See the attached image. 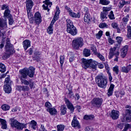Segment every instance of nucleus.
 <instances>
[{
	"mask_svg": "<svg viewBox=\"0 0 131 131\" xmlns=\"http://www.w3.org/2000/svg\"><path fill=\"white\" fill-rule=\"evenodd\" d=\"M20 73L19 79L21 84L24 85H29L30 89L32 90L34 86V81H32V79H29L27 80V77L32 78L34 77V73H35V68L33 67H30L29 69L24 68L23 70H20L19 71Z\"/></svg>",
	"mask_w": 131,
	"mask_h": 131,
	"instance_id": "obj_1",
	"label": "nucleus"
},
{
	"mask_svg": "<svg viewBox=\"0 0 131 131\" xmlns=\"http://www.w3.org/2000/svg\"><path fill=\"white\" fill-rule=\"evenodd\" d=\"M81 61L82 68H84V69H88L89 67L92 68V69H96L97 68L98 62L93 61L92 59H86L85 58H82Z\"/></svg>",
	"mask_w": 131,
	"mask_h": 131,
	"instance_id": "obj_2",
	"label": "nucleus"
},
{
	"mask_svg": "<svg viewBox=\"0 0 131 131\" xmlns=\"http://www.w3.org/2000/svg\"><path fill=\"white\" fill-rule=\"evenodd\" d=\"M95 80L98 86L101 89H106L107 86V79L103 74H98L95 78Z\"/></svg>",
	"mask_w": 131,
	"mask_h": 131,
	"instance_id": "obj_3",
	"label": "nucleus"
},
{
	"mask_svg": "<svg viewBox=\"0 0 131 131\" xmlns=\"http://www.w3.org/2000/svg\"><path fill=\"white\" fill-rule=\"evenodd\" d=\"M83 45V38L81 37L75 38L72 41V47L74 50H79V48H82Z\"/></svg>",
	"mask_w": 131,
	"mask_h": 131,
	"instance_id": "obj_4",
	"label": "nucleus"
},
{
	"mask_svg": "<svg viewBox=\"0 0 131 131\" xmlns=\"http://www.w3.org/2000/svg\"><path fill=\"white\" fill-rule=\"evenodd\" d=\"M10 120L11 121L10 123L11 127H15L16 129L22 130L23 128H26V126H27V124L20 123L17 120H15L13 118L10 119Z\"/></svg>",
	"mask_w": 131,
	"mask_h": 131,
	"instance_id": "obj_5",
	"label": "nucleus"
},
{
	"mask_svg": "<svg viewBox=\"0 0 131 131\" xmlns=\"http://www.w3.org/2000/svg\"><path fill=\"white\" fill-rule=\"evenodd\" d=\"M12 81L10 76L5 78L4 85V91L6 94H11L12 92Z\"/></svg>",
	"mask_w": 131,
	"mask_h": 131,
	"instance_id": "obj_6",
	"label": "nucleus"
},
{
	"mask_svg": "<svg viewBox=\"0 0 131 131\" xmlns=\"http://www.w3.org/2000/svg\"><path fill=\"white\" fill-rule=\"evenodd\" d=\"M5 49L6 51V54L9 55V56L14 54L15 52V49H14V46L11 44V41L9 38H8L6 40Z\"/></svg>",
	"mask_w": 131,
	"mask_h": 131,
	"instance_id": "obj_7",
	"label": "nucleus"
},
{
	"mask_svg": "<svg viewBox=\"0 0 131 131\" xmlns=\"http://www.w3.org/2000/svg\"><path fill=\"white\" fill-rule=\"evenodd\" d=\"M92 106L95 108H100L103 104V98L95 97L92 99L91 102Z\"/></svg>",
	"mask_w": 131,
	"mask_h": 131,
	"instance_id": "obj_8",
	"label": "nucleus"
},
{
	"mask_svg": "<svg viewBox=\"0 0 131 131\" xmlns=\"http://www.w3.org/2000/svg\"><path fill=\"white\" fill-rule=\"evenodd\" d=\"M64 9L67 10V11L68 12V13H69V16H70V17H72V18H80V12H78L77 13L73 12L71 8L67 6V5L64 6Z\"/></svg>",
	"mask_w": 131,
	"mask_h": 131,
	"instance_id": "obj_9",
	"label": "nucleus"
},
{
	"mask_svg": "<svg viewBox=\"0 0 131 131\" xmlns=\"http://www.w3.org/2000/svg\"><path fill=\"white\" fill-rule=\"evenodd\" d=\"M125 116L126 117L127 122H131V106L127 105L125 106Z\"/></svg>",
	"mask_w": 131,
	"mask_h": 131,
	"instance_id": "obj_10",
	"label": "nucleus"
},
{
	"mask_svg": "<svg viewBox=\"0 0 131 131\" xmlns=\"http://www.w3.org/2000/svg\"><path fill=\"white\" fill-rule=\"evenodd\" d=\"M34 22L37 25L41 23V15L39 12H36L34 15Z\"/></svg>",
	"mask_w": 131,
	"mask_h": 131,
	"instance_id": "obj_11",
	"label": "nucleus"
},
{
	"mask_svg": "<svg viewBox=\"0 0 131 131\" xmlns=\"http://www.w3.org/2000/svg\"><path fill=\"white\" fill-rule=\"evenodd\" d=\"M119 115H120L119 111L115 110H113L110 113V117L113 120H117L119 118Z\"/></svg>",
	"mask_w": 131,
	"mask_h": 131,
	"instance_id": "obj_12",
	"label": "nucleus"
},
{
	"mask_svg": "<svg viewBox=\"0 0 131 131\" xmlns=\"http://www.w3.org/2000/svg\"><path fill=\"white\" fill-rule=\"evenodd\" d=\"M71 125L72 127H74L76 128H81V126L80 125V123H79V122L78 120H77V118L76 117V116H74L73 117V119L72 121Z\"/></svg>",
	"mask_w": 131,
	"mask_h": 131,
	"instance_id": "obj_13",
	"label": "nucleus"
},
{
	"mask_svg": "<svg viewBox=\"0 0 131 131\" xmlns=\"http://www.w3.org/2000/svg\"><path fill=\"white\" fill-rule=\"evenodd\" d=\"M64 102L66 104L68 108L70 111H71V113H73L74 112V106H73V104L69 101V100L67 98H64Z\"/></svg>",
	"mask_w": 131,
	"mask_h": 131,
	"instance_id": "obj_14",
	"label": "nucleus"
},
{
	"mask_svg": "<svg viewBox=\"0 0 131 131\" xmlns=\"http://www.w3.org/2000/svg\"><path fill=\"white\" fill-rule=\"evenodd\" d=\"M67 31L68 33H70L73 36L76 35L78 32L77 29L75 26L67 29Z\"/></svg>",
	"mask_w": 131,
	"mask_h": 131,
	"instance_id": "obj_15",
	"label": "nucleus"
},
{
	"mask_svg": "<svg viewBox=\"0 0 131 131\" xmlns=\"http://www.w3.org/2000/svg\"><path fill=\"white\" fill-rule=\"evenodd\" d=\"M60 9L58 7V6L56 7V11L55 12V13L53 16V18L51 22V24H55V23L57 20H58L59 19V15H60Z\"/></svg>",
	"mask_w": 131,
	"mask_h": 131,
	"instance_id": "obj_16",
	"label": "nucleus"
},
{
	"mask_svg": "<svg viewBox=\"0 0 131 131\" xmlns=\"http://www.w3.org/2000/svg\"><path fill=\"white\" fill-rule=\"evenodd\" d=\"M16 90L18 92H28L30 90V86H28V85H17Z\"/></svg>",
	"mask_w": 131,
	"mask_h": 131,
	"instance_id": "obj_17",
	"label": "nucleus"
},
{
	"mask_svg": "<svg viewBox=\"0 0 131 131\" xmlns=\"http://www.w3.org/2000/svg\"><path fill=\"white\" fill-rule=\"evenodd\" d=\"M43 3H44V5H42V8L44 10H47V12H50V9L49 8H51L52 6L53 5V3L51 2H50V0H45V1H43Z\"/></svg>",
	"mask_w": 131,
	"mask_h": 131,
	"instance_id": "obj_18",
	"label": "nucleus"
},
{
	"mask_svg": "<svg viewBox=\"0 0 131 131\" xmlns=\"http://www.w3.org/2000/svg\"><path fill=\"white\" fill-rule=\"evenodd\" d=\"M25 4L27 11H32V8H33V2L32 0H26Z\"/></svg>",
	"mask_w": 131,
	"mask_h": 131,
	"instance_id": "obj_19",
	"label": "nucleus"
},
{
	"mask_svg": "<svg viewBox=\"0 0 131 131\" xmlns=\"http://www.w3.org/2000/svg\"><path fill=\"white\" fill-rule=\"evenodd\" d=\"M23 46L25 51H27V49L31 46V41L28 39H26L23 41Z\"/></svg>",
	"mask_w": 131,
	"mask_h": 131,
	"instance_id": "obj_20",
	"label": "nucleus"
},
{
	"mask_svg": "<svg viewBox=\"0 0 131 131\" xmlns=\"http://www.w3.org/2000/svg\"><path fill=\"white\" fill-rule=\"evenodd\" d=\"M68 92L67 93L68 94V98L69 99H74V95L73 94V90L72 86L70 85L69 88L68 89Z\"/></svg>",
	"mask_w": 131,
	"mask_h": 131,
	"instance_id": "obj_21",
	"label": "nucleus"
},
{
	"mask_svg": "<svg viewBox=\"0 0 131 131\" xmlns=\"http://www.w3.org/2000/svg\"><path fill=\"white\" fill-rule=\"evenodd\" d=\"M130 1H125V0H119V3L118 7L120 9H122L124 7L125 5H130Z\"/></svg>",
	"mask_w": 131,
	"mask_h": 131,
	"instance_id": "obj_22",
	"label": "nucleus"
},
{
	"mask_svg": "<svg viewBox=\"0 0 131 131\" xmlns=\"http://www.w3.org/2000/svg\"><path fill=\"white\" fill-rule=\"evenodd\" d=\"M131 70V64H129L126 67L123 66L121 67V71L124 73H128Z\"/></svg>",
	"mask_w": 131,
	"mask_h": 131,
	"instance_id": "obj_23",
	"label": "nucleus"
},
{
	"mask_svg": "<svg viewBox=\"0 0 131 131\" xmlns=\"http://www.w3.org/2000/svg\"><path fill=\"white\" fill-rule=\"evenodd\" d=\"M27 14H28V19L29 20V22L31 24H33L34 23V17L33 15L31 13V11H28L27 10Z\"/></svg>",
	"mask_w": 131,
	"mask_h": 131,
	"instance_id": "obj_24",
	"label": "nucleus"
},
{
	"mask_svg": "<svg viewBox=\"0 0 131 131\" xmlns=\"http://www.w3.org/2000/svg\"><path fill=\"white\" fill-rule=\"evenodd\" d=\"M115 86V85L113 84H111L110 85V88L108 90L107 93L108 97H111V96H112V95L113 94V92L114 91Z\"/></svg>",
	"mask_w": 131,
	"mask_h": 131,
	"instance_id": "obj_25",
	"label": "nucleus"
},
{
	"mask_svg": "<svg viewBox=\"0 0 131 131\" xmlns=\"http://www.w3.org/2000/svg\"><path fill=\"white\" fill-rule=\"evenodd\" d=\"M116 51V48H111L109 52L108 59L111 60L114 56H115V52Z\"/></svg>",
	"mask_w": 131,
	"mask_h": 131,
	"instance_id": "obj_26",
	"label": "nucleus"
},
{
	"mask_svg": "<svg viewBox=\"0 0 131 131\" xmlns=\"http://www.w3.org/2000/svg\"><path fill=\"white\" fill-rule=\"evenodd\" d=\"M0 122L2 124L1 128L3 129H7L8 126L7 125V121L4 119L0 118Z\"/></svg>",
	"mask_w": 131,
	"mask_h": 131,
	"instance_id": "obj_27",
	"label": "nucleus"
},
{
	"mask_svg": "<svg viewBox=\"0 0 131 131\" xmlns=\"http://www.w3.org/2000/svg\"><path fill=\"white\" fill-rule=\"evenodd\" d=\"M47 111L51 115H57L58 113V111H57V110L55 107L47 109Z\"/></svg>",
	"mask_w": 131,
	"mask_h": 131,
	"instance_id": "obj_28",
	"label": "nucleus"
},
{
	"mask_svg": "<svg viewBox=\"0 0 131 131\" xmlns=\"http://www.w3.org/2000/svg\"><path fill=\"white\" fill-rule=\"evenodd\" d=\"M107 15H108V12H105L104 11L101 12L100 13V19L101 21L104 22L106 19H108V17H107Z\"/></svg>",
	"mask_w": 131,
	"mask_h": 131,
	"instance_id": "obj_29",
	"label": "nucleus"
},
{
	"mask_svg": "<svg viewBox=\"0 0 131 131\" xmlns=\"http://www.w3.org/2000/svg\"><path fill=\"white\" fill-rule=\"evenodd\" d=\"M60 115H65L67 113V107L66 105H62L60 107Z\"/></svg>",
	"mask_w": 131,
	"mask_h": 131,
	"instance_id": "obj_30",
	"label": "nucleus"
},
{
	"mask_svg": "<svg viewBox=\"0 0 131 131\" xmlns=\"http://www.w3.org/2000/svg\"><path fill=\"white\" fill-rule=\"evenodd\" d=\"M12 17V14H11V10L10 9L5 10L4 13V18H9Z\"/></svg>",
	"mask_w": 131,
	"mask_h": 131,
	"instance_id": "obj_31",
	"label": "nucleus"
},
{
	"mask_svg": "<svg viewBox=\"0 0 131 131\" xmlns=\"http://www.w3.org/2000/svg\"><path fill=\"white\" fill-rule=\"evenodd\" d=\"M128 49V48L127 46H126L122 49V51L121 52V56L122 57V58L125 57V56H126V54H127Z\"/></svg>",
	"mask_w": 131,
	"mask_h": 131,
	"instance_id": "obj_32",
	"label": "nucleus"
},
{
	"mask_svg": "<svg viewBox=\"0 0 131 131\" xmlns=\"http://www.w3.org/2000/svg\"><path fill=\"white\" fill-rule=\"evenodd\" d=\"M84 21L87 23V24H91V23H92L91 21V15H90V14L84 15Z\"/></svg>",
	"mask_w": 131,
	"mask_h": 131,
	"instance_id": "obj_33",
	"label": "nucleus"
},
{
	"mask_svg": "<svg viewBox=\"0 0 131 131\" xmlns=\"http://www.w3.org/2000/svg\"><path fill=\"white\" fill-rule=\"evenodd\" d=\"M54 24L50 23L49 26L48 27L47 31L49 34H53V32L54 31Z\"/></svg>",
	"mask_w": 131,
	"mask_h": 131,
	"instance_id": "obj_34",
	"label": "nucleus"
},
{
	"mask_svg": "<svg viewBox=\"0 0 131 131\" xmlns=\"http://www.w3.org/2000/svg\"><path fill=\"white\" fill-rule=\"evenodd\" d=\"M83 55L84 57H90V56H91V50L86 48L84 49L83 51Z\"/></svg>",
	"mask_w": 131,
	"mask_h": 131,
	"instance_id": "obj_35",
	"label": "nucleus"
},
{
	"mask_svg": "<svg viewBox=\"0 0 131 131\" xmlns=\"http://www.w3.org/2000/svg\"><path fill=\"white\" fill-rule=\"evenodd\" d=\"M66 21L67 29H68V28L74 27V25H73V22H72V20H70V19H67Z\"/></svg>",
	"mask_w": 131,
	"mask_h": 131,
	"instance_id": "obj_36",
	"label": "nucleus"
},
{
	"mask_svg": "<svg viewBox=\"0 0 131 131\" xmlns=\"http://www.w3.org/2000/svg\"><path fill=\"white\" fill-rule=\"evenodd\" d=\"M95 118L94 115H85L83 117V119L85 120H93Z\"/></svg>",
	"mask_w": 131,
	"mask_h": 131,
	"instance_id": "obj_37",
	"label": "nucleus"
},
{
	"mask_svg": "<svg viewBox=\"0 0 131 131\" xmlns=\"http://www.w3.org/2000/svg\"><path fill=\"white\" fill-rule=\"evenodd\" d=\"M10 108H11V106L6 104H3L1 106V108L2 110H3V111H9V110H10Z\"/></svg>",
	"mask_w": 131,
	"mask_h": 131,
	"instance_id": "obj_38",
	"label": "nucleus"
},
{
	"mask_svg": "<svg viewBox=\"0 0 131 131\" xmlns=\"http://www.w3.org/2000/svg\"><path fill=\"white\" fill-rule=\"evenodd\" d=\"M65 61V56L61 55L59 57V62L60 63L61 68H63V64H64V62Z\"/></svg>",
	"mask_w": 131,
	"mask_h": 131,
	"instance_id": "obj_39",
	"label": "nucleus"
},
{
	"mask_svg": "<svg viewBox=\"0 0 131 131\" xmlns=\"http://www.w3.org/2000/svg\"><path fill=\"white\" fill-rule=\"evenodd\" d=\"M127 34L126 36L128 38L131 39V26H127Z\"/></svg>",
	"mask_w": 131,
	"mask_h": 131,
	"instance_id": "obj_40",
	"label": "nucleus"
},
{
	"mask_svg": "<svg viewBox=\"0 0 131 131\" xmlns=\"http://www.w3.org/2000/svg\"><path fill=\"white\" fill-rule=\"evenodd\" d=\"M30 126L33 128V129H36V125H37V123L34 120H32L30 123Z\"/></svg>",
	"mask_w": 131,
	"mask_h": 131,
	"instance_id": "obj_41",
	"label": "nucleus"
},
{
	"mask_svg": "<svg viewBox=\"0 0 131 131\" xmlns=\"http://www.w3.org/2000/svg\"><path fill=\"white\" fill-rule=\"evenodd\" d=\"M7 68H6V66L4 63H0V71L2 73H4L6 72Z\"/></svg>",
	"mask_w": 131,
	"mask_h": 131,
	"instance_id": "obj_42",
	"label": "nucleus"
},
{
	"mask_svg": "<svg viewBox=\"0 0 131 131\" xmlns=\"http://www.w3.org/2000/svg\"><path fill=\"white\" fill-rule=\"evenodd\" d=\"M99 4L104 6H107L110 4V1L109 0H99Z\"/></svg>",
	"mask_w": 131,
	"mask_h": 131,
	"instance_id": "obj_43",
	"label": "nucleus"
},
{
	"mask_svg": "<svg viewBox=\"0 0 131 131\" xmlns=\"http://www.w3.org/2000/svg\"><path fill=\"white\" fill-rule=\"evenodd\" d=\"M57 131H63L65 126L63 124H59L56 126Z\"/></svg>",
	"mask_w": 131,
	"mask_h": 131,
	"instance_id": "obj_44",
	"label": "nucleus"
},
{
	"mask_svg": "<svg viewBox=\"0 0 131 131\" xmlns=\"http://www.w3.org/2000/svg\"><path fill=\"white\" fill-rule=\"evenodd\" d=\"M113 70L116 75L119 74V67H118V66L114 67L113 68Z\"/></svg>",
	"mask_w": 131,
	"mask_h": 131,
	"instance_id": "obj_45",
	"label": "nucleus"
},
{
	"mask_svg": "<svg viewBox=\"0 0 131 131\" xmlns=\"http://www.w3.org/2000/svg\"><path fill=\"white\" fill-rule=\"evenodd\" d=\"M108 17L110 20H114V19H115L113 11H111V12L109 13V14L108 15Z\"/></svg>",
	"mask_w": 131,
	"mask_h": 131,
	"instance_id": "obj_46",
	"label": "nucleus"
},
{
	"mask_svg": "<svg viewBox=\"0 0 131 131\" xmlns=\"http://www.w3.org/2000/svg\"><path fill=\"white\" fill-rule=\"evenodd\" d=\"M95 56H97V57H98V58H99V59H100V60L101 61H105V57H104V56L100 53L97 52V53L95 54Z\"/></svg>",
	"mask_w": 131,
	"mask_h": 131,
	"instance_id": "obj_47",
	"label": "nucleus"
},
{
	"mask_svg": "<svg viewBox=\"0 0 131 131\" xmlns=\"http://www.w3.org/2000/svg\"><path fill=\"white\" fill-rule=\"evenodd\" d=\"M102 35H103V31H99L98 33L96 34V38L97 39H100L101 37H102Z\"/></svg>",
	"mask_w": 131,
	"mask_h": 131,
	"instance_id": "obj_48",
	"label": "nucleus"
},
{
	"mask_svg": "<svg viewBox=\"0 0 131 131\" xmlns=\"http://www.w3.org/2000/svg\"><path fill=\"white\" fill-rule=\"evenodd\" d=\"M33 61H36V62H39L40 61V57L39 55H34L32 56Z\"/></svg>",
	"mask_w": 131,
	"mask_h": 131,
	"instance_id": "obj_49",
	"label": "nucleus"
},
{
	"mask_svg": "<svg viewBox=\"0 0 131 131\" xmlns=\"http://www.w3.org/2000/svg\"><path fill=\"white\" fill-rule=\"evenodd\" d=\"M129 128H131V124L128 123L125 124L124 129L122 130V131H127V130L129 129Z\"/></svg>",
	"mask_w": 131,
	"mask_h": 131,
	"instance_id": "obj_50",
	"label": "nucleus"
},
{
	"mask_svg": "<svg viewBox=\"0 0 131 131\" xmlns=\"http://www.w3.org/2000/svg\"><path fill=\"white\" fill-rule=\"evenodd\" d=\"M7 19H8L9 25H13V23H14V19L13 18V16L7 18Z\"/></svg>",
	"mask_w": 131,
	"mask_h": 131,
	"instance_id": "obj_51",
	"label": "nucleus"
},
{
	"mask_svg": "<svg viewBox=\"0 0 131 131\" xmlns=\"http://www.w3.org/2000/svg\"><path fill=\"white\" fill-rule=\"evenodd\" d=\"M9 6L7 4H3L1 6L2 11H4V10H9Z\"/></svg>",
	"mask_w": 131,
	"mask_h": 131,
	"instance_id": "obj_52",
	"label": "nucleus"
},
{
	"mask_svg": "<svg viewBox=\"0 0 131 131\" xmlns=\"http://www.w3.org/2000/svg\"><path fill=\"white\" fill-rule=\"evenodd\" d=\"M8 27L4 30H2L0 28V30H1V34H2L3 38H5L6 37V30H7Z\"/></svg>",
	"mask_w": 131,
	"mask_h": 131,
	"instance_id": "obj_53",
	"label": "nucleus"
},
{
	"mask_svg": "<svg viewBox=\"0 0 131 131\" xmlns=\"http://www.w3.org/2000/svg\"><path fill=\"white\" fill-rule=\"evenodd\" d=\"M129 18V15L127 14L126 16L122 18V21L124 23H127L128 22V19Z\"/></svg>",
	"mask_w": 131,
	"mask_h": 131,
	"instance_id": "obj_54",
	"label": "nucleus"
},
{
	"mask_svg": "<svg viewBox=\"0 0 131 131\" xmlns=\"http://www.w3.org/2000/svg\"><path fill=\"white\" fill-rule=\"evenodd\" d=\"M45 106L47 108V109H51L52 108V104L50 102H46L45 104Z\"/></svg>",
	"mask_w": 131,
	"mask_h": 131,
	"instance_id": "obj_55",
	"label": "nucleus"
},
{
	"mask_svg": "<svg viewBox=\"0 0 131 131\" xmlns=\"http://www.w3.org/2000/svg\"><path fill=\"white\" fill-rule=\"evenodd\" d=\"M99 28H105V27H106V28H108V26L106 23H102L99 24Z\"/></svg>",
	"mask_w": 131,
	"mask_h": 131,
	"instance_id": "obj_56",
	"label": "nucleus"
},
{
	"mask_svg": "<svg viewBox=\"0 0 131 131\" xmlns=\"http://www.w3.org/2000/svg\"><path fill=\"white\" fill-rule=\"evenodd\" d=\"M107 40H108L109 43H110V45H113V43H114V42H115L114 40H113V39H112V38H111V36H109L108 37Z\"/></svg>",
	"mask_w": 131,
	"mask_h": 131,
	"instance_id": "obj_57",
	"label": "nucleus"
},
{
	"mask_svg": "<svg viewBox=\"0 0 131 131\" xmlns=\"http://www.w3.org/2000/svg\"><path fill=\"white\" fill-rule=\"evenodd\" d=\"M109 11H111V8L110 7H103V12L105 13H108Z\"/></svg>",
	"mask_w": 131,
	"mask_h": 131,
	"instance_id": "obj_58",
	"label": "nucleus"
},
{
	"mask_svg": "<svg viewBox=\"0 0 131 131\" xmlns=\"http://www.w3.org/2000/svg\"><path fill=\"white\" fill-rule=\"evenodd\" d=\"M116 39L117 40V42L119 44L121 43V42H122V40H123L122 37L120 36L116 37Z\"/></svg>",
	"mask_w": 131,
	"mask_h": 131,
	"instance_id": "obj_59",
	"label": "nucleus"
},
{
	"mask_svg": "<svg viewBox=\"0 0 131 131\" xmlns=\"http://www.w3.org/2000/svg\"><path fill=\"white\" fill-rule=\"evenodd\" d=\"M91 50L93 52V54H94V55L98 53V52H97V48L95 46L91 47Z\"/></svg>",
	"mask_w": 131,
	"mask_h": 131,
	"instance_id": "obj_60",
	"label": "nucleus"
},
{
	"mask_svg": "<svg viewBox=\"0 0 131 131\" xmlns=\"http://www.w3.org/2000/svg\"><path fill=\"white\" fill-rule=\"evenodd\" d=\"M84 12H85L84 15H90V11H89V8L86 7H84Z\"/></svg>",
	"mask_w": 131,
	"mask_h": 131,
	"instance_id": "obj_61",
	"label": "nucleus"
},
{
	"mask_svg": "<svg viewBox=\"0 0 131 131\" xmlns=\"http://www.w3.org/2000/svg\"><path fill=\"white\" fill-rule=\"evenodd\" d=\"M123 126H124V124L123 123H120L118 124L117 127H118V128H120V129H122V128H123Z\"/></svg>",
	"mask_w": 131,
	"mask_h": 131,
	"instance_id": "obj_62",
	"label": "nucleus"
},
{
	"mask_svg": "<svg viewBox=\"0 0 131 131\" xmlns=\"http://www.w3.org/2000/svg\"><path fill=\"white\" fill-rule=\"evenodd\" d=\"M39 131H47V129H46V128H45V125L42 124L41 125Z\"/></svg>",
	"mask_w": 131,
	"mask_h": 131,
	"instance_id": "obj_63",
	"label": "nucleus"
},
{
	"mask_svg": "<svg viewBox=\"0 0 131 131\" xmlns=\"http://www.w3.org/2000/svg\"><path fill=\"white\" fill-rule=\"evenodd\" d=\"M85 131H94V129L92 127L88 126L85 129Z\"/></svg>",
	"mask_w": 131,
	"mask_h": 131,
	"instance_id": "obj_64",
	"label": "nucleus"
}]
</instances>
